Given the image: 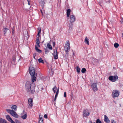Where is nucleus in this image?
Returning a JSON list of instances; mask_svg holds the SVG:
<instances>
[{"label":"nucleus","instance_id":"1","mask_svg":"<svg viewBox=\"0 0 123 123\" xmlns=\"http://www.w3.org/2000/svg\"><path fill=\"white\" fill-rule=\"evenodd\" d=\"M29 70L30 73L32 77L31 81L33 83L36 80L37 74L35 73V70L34 68L33 67H30Z\"/></svg>","mask_w":123,"mask_h":123},{"label":"nucleus","instance_id":"2","mask_svg":"<svg viewBox=\"0 0 123 123\" xmlns=\"http://www.w3.org/2000/svg\"><path fill=\"white\" fill-rule=\"evenodd\" d=\"M26 88L27 91L28 92H30L32 93L34 91V89L35 87V85L33 83H31L29 81L26 82Z\"/></svg>","mask_w":123,"mask_h":123},{"label":"nucleus","instance_id":"3","mask_svg":"<svg viewBox=\"0 0 123 123\" xmlns=\"http://www.w3.org/2000/svg\"><path fill=\"white\" fill-rule=\"evenodd\" d=\"M70 43L68 41L67 42L64 47V50L66 52V55L68 56V52L70 51Z\"/></svg>","mask_w":123,"mask_h":123},{"label":"nucleus","instance_id":"4","mask_svg":"<svg viewBox=\"0 0 123 123\" xmlns=\"http://www.w3.org/2000/svg\"><path fill=\"white\" fill-rule=\"evenodd\" d=\"M6 111L8 113L10 114L12 116L16 118H17L18 117V115L15 112V111L12 110L8 109H6Z\"/></svg>","mask_w":123,"mask_h":123},{"label":"nucleus","instance_id":"5","mask_svg":"<svg viewBox=\"0 0 123 123\" xmlns=\"http://www.w3.org/2000/svg\"><path fill=\"white\" fill-rule=\"evenodd\" d=\"M36 41L37 45L35 46V49L37 52L39 53H41L42 52V51L38 48V47H40L39 44L40 42V41L39 40V38L38 37H37L36 39Z\"/></svg>","mask_w":123,"mask_h":123},{"label":"nucleus","instance_id":"6","mask_svg":"<svg viewBox=\"0 0 123 123\" xmlns=\"http://www.w3.org/2000/svg\"><path fill=\"white\" fill-rule=\"evenodd\" d=\"M119 92L117 90L113 91L112 93V96L113 98H115L118 97L119 95Z\"/></svg>","mask_w":123,"mask_h":123},{"label":"nucleus","instance_id":"7","mask_svg":"<svg viewBox=\"0 0 123 123\" xmlns=\"http://www.w3.org/2000/svg\"><path fill=\"white\" fill-rule=\"evenodd\" d=\"M118 77L117 75L110 76L109 77V80L112 82L116 81L118 79Z\"/></svg>","mask_w":123,"mask_h":123},{"label":"nucleus","instance_id":"8","mask_svg":"<svg viewBox=\"0 0 123 123\" xmlns=\"http://www.w3.org/2000/svg\"><path fill=\"white\" fill-rule=\"evenodd\" d=\"M92 89L94 92H96L98 90L97 86V84L96 83H93L91 85Z\"/></svg>","mask_w":123,"mask_h":123},{"label":"nucleus","instance_id":"9","mask_svg":"<svg viewBox=\"0 0 123 123\" xmlns=\"http://www.w3.org/2000/svg\"><path fill=\"white\" fill-rule=\"evenodd\" d=\"M28 104L29 105L28 107L31 108L33 104V100L31 98H29L28 100Z\"/></svg>","mask_w":123,"mask_h":123},{"label":"nucleus","instance_id":"10","mask_svg":"<svg viewBox=\"0 0 123 123\" xmlns=\"http://www.w3.org/2000/svg\"><path fill=\"white\" fill-rule=\"evenodd\" d=\"M89 111L87 109H85L83 111V115L84 117H86L90 114Z\"/></svg>","mask_w":123,"mask_h":123},{"label":"nucleus","instance_id":"11","mask_svg":"<svg viewBox=\"0 0 123 123\" xmlns=\"http://www.w3.org/2000/svg\"><path fill=\"white\" fill-rule=\"evenodd\" d=\"M75 20L76 18L74 15H71L70 16L69 21L70 23H73Z\"/></svg>","mask_w":123,"mask_h":123},{"label":"nucleus","instance_id":"12","mask_svg":"<svg viewBox=\"0 0 123 123\" xmlns=\"http://www.w3.org/2000/svg\"><path fill=\"white\" fill-rule=\"evenodd\" d=\"M54 57L55 59H56L58 58V53L57 50H54Z\"/></svg>","mask_w":123,"mask_h":123},{"label":"nucleus","instance_id":"13","mask_svg":"<svg viewBox=\"0 0 123 123\" xmlns=\"http://www.w3.org/2000/svg\"><path fill=\"white\" fill-rule=\"evenodd\" d=\"M6 119L9 121H10L12 123H15L13 121L12 119L10 117L9 115H7L6 116Z\"/></svg>","mask_w":123,"mask_h":123},{"label":"nucleus","instance_id":"14","mask_svg":"<svg viewBox=\"0 0 123 123\" xmlns=\"http://www.w3.org/2000/svg\"><path fill=\"white\" fill-rule=\"evenodd\" d=\"M17 106L16 105H12L11 106V109L12 110L16 111L17 109Z\"/></svg>","mask_w":123,"mask_h":123},{"label":"nucleus","instance_id":"15","mask_svg":"<svg viewBox=\"0 0 123 123\" xmlns=\"http://www.w3.org/2000/svg\"><path fill=\"white\" fill-rule=\"evenodd\" d=\"M104 120L107 123H109L110 122V121L108 117L105 115H104Z\"/></svg>","mask_w":123,"mask_h":123},{"label":"nucleus","instance_id":"16","mask_svg":"<svg viewBox=\"0 0 123 123\" xmlns=\"http://www.w3.org/2000/svg\"><path fill=\"white\" fill-rule=\"evenodd\" d=\"M0 123H7V122L5 119L0 117Z\"/></svg>","mask_w":123,"mask_h":123},{"label":"nucleus","instance_id":"17","mask_svg":"<svg viewBox=\"0 0 123 123\" xmlns=\"http://www.w3.org/2000/svg\"><path fill=\"white\" fill-rule=\"evenodd\" d=\"M84 42L86 44H87L88 45H89V40L87 37L85 38Z\"/></svg>","mask_w":123,"mask_h":123},{"label":"nucleus","instance_id":"18","mask_svg":"<svg viewBox=\"0 0 123 123\" xmlns=\"http://www.w3.org/2000/svg\"><path fill=\"white\" fill-rule=\"evenodd\" d=\"M71 12V10L70 9H68L67 10V16L68 17L69 16L70 14V12Z\"/></svg>","mask_w":123,"mask_h":123},{"label":"nucleus","instance_id":"19","mask_svg":"<svg viewBox=\"0 0 123 123\" xmlns=\"http://www.w3.org/2000/svg\"><path fill=\"white\" fill-rule=\"evenodd\" d=\"M39 123H43V118L40 117V116H39Z\"/></svg>","mask_w":123,"mask_h":123},{"label":"nucleus","instance_id":"20","mask_svg":"<svg viewBox=\"0 0 123 123\" xmlns=\"http://www.w3.org/2000/svg\"><path fill=\"white\" fill-rule=\"evenodd\" d=\"M69 30H71L73 27V23L69 24Z\"/></svg>","mask_w":123,"mask_h":123},{"label":"nucleus","instance_id":"21","mask_svg":"<svg viewBox=\"0 0 123 123\" xmlns=\"http://www.w3.org/2000/svg\"><path fill=\"white\" fill-rule=\"evenodd\" d=\"M47 46L48 48L52 50V47L51 46L49 43L47 44Z\"/></svg>","mask_w":123,"mask_h":123},{"label":"nucleus","instance_id":"22","mask_svg":"<svg viewBox=\"0 0 123 123\" xmlns=\"http://www.w3.org/2000/svg\"><path fill=\"white\" fill-rule=\"evenodd\" d=\"M27 116V114H25L24 115L21 116V117L23 119H25L26 118Z\"/></svg>","mask_w":123,"mask_h":123},{"label":"nucleus","instance_id":"23","mask_svg":"<svg viewBox=\"0 0 123 123\" xmlns=\"http://www.w3.org/2000/svg\"><path fill=\"white\" fill-rule=\"evenodd\" d=\"M8 29L6 28H3V31L4 33V34L5 35L6 34L8 30Z\"/></svg>","mask_w":123,"mask_h":123},{"label":"nucleus","instance_id":"24","mask_svg":"<svg viewBox=\"0 0 123 123\" xmlns=\"http://www.w3.org/2000/svg\"><path fill=\"white\" fill-rule=\"evenodd\" d=\"M59 88H58L57 89V91L56 92V93L55 98H56L57 97L58 95V93H59Z\"/></svg>","mask_w":123,"mask_h":123},{"label":"nucleus","instance_id":"25","mask_svg":"<svg viewBox=\"0 0 123 123\" xmlns=\"http://www.w3.org/2000/svg\"><path fill=\"white\" fill-rule=\"evenodd\" d=\"M81 71L82 73H84L86 71V69L85 68H83L82 69Z\"/></svg>","mask_w":123,"mask_h":123},{"label":"nucleus","instance_id":"26","mask_svg":"<svg viewBox=\"0 0 123 123\" xmlns=\"http://www.w3.org/2000/svg\"><path fill=\"white\" fill-rule=\"evenodd\" d=\"M38 62L39 63H43V61L41 58H40L38 59Z\"/></svg>","mask_w":123,"mask_h":123},{"label":"nucleus","instance_id":"27","mask_svg":"<svg viewBox=\"0 0 123 123\" xmlns=\"http://www.w3.org/2000/svg\"><path fill=\"white\" fill-rule=\"evenodd\" d=\"M77 71L78 73H79L80 72V69L79 67L78 66L76 67Z\"/></svg>","mask_w":123,"mask_h":123},{"label":"nucleus","instance_id":"28","mask_svg":"<svg viewBox=\"0 0 123 123\" xmlns=\"http://www.w3.org/2000/svg\"><path fill=\"white\" fill-rule=\"evenodd\" d=\"M15 30V27L14 26H13L12 28V33L13 34H14V31Z\"/></svg>","mask_w":123,"mask_h":123},{"label":"nucleus","instance_id":"29","mask_svg":"<svg viewBox=\"0 0 123 123\" xmlns=\"http://www.w3.org/2000/svg\"><path fill=\"white\" fill-rule=\"evenodd\" d=\"M40 3L41 5L43 6L45 4V2L41 0L40 1Z\"/></svg>","mask_w":123,"mask_h":123},{"label":"nucleus","instance_id":"30","mask_svg":"<svg viewBox=\"0 0 123 123\" xmlns=\"http://www.w3.org/2000/svg\"><path fill=\"white\" fill-rule=\"evenodd\" d=\"M119 46V44L117 43H115L114 44V46L116 48H117Z\"/></svg>","mask_w":123,"mask_h":123},{"label":"nucleus","instance_id":"31","mask_svg":"<svg viewBox=\"0 0 123 123\" xmlns=\"http://www.w3.org/2000/svg\"><path fill=\"white\" fill-rule=\"evenodd\" d=\"M38 30V33H40L41 32V28L40 27L38 28H37Z\"/></svg>","mask_w":123,"mask_h":123},{"label":"nucleus","instance_id":"32","mask_svg":"<svg viewBox=\"0 0 123 123\" xmlns=\"http://www.w3.org/2000/svg\"><path fill=\"white\" fill-rule=\"evenodd\" d=\"M96 123H102V122L99 119H98L96 121Z\"/></svg>","mask_w":123,"mask_h":123},{"label":"nucleus","instance_id":"33","mask_svg":"<svg viewBox=\"0 0 123 123\" xmlns=\"http://www.w3.org/2000/svg\"><path fill=\"white\" fill-rule=\"evenodd\" d=\"M45 54H47V52L49 51V50L47 49L46 48L45 49Z\"/></svg>","mask_w":123,"mask_h":123},{"label":"nucleus","instance_id":"34","mask_svg":"<svg viewBox=\"0 0 123 123\" xmlns=\"http://www.w3.org/2000/svg\"><path fill=\"white\" fill-rule=\"evenodd\" d=\"M15 122L16 123H21L19 121L17 120H15Z\"/></svg>","mask_w":123,"mask_h":123},{"label":"nucleus","instance_id":"35","mask_svg":"<svg viewBox=\"0 0 123 123\" xmlns=\"http://www.w3.org/2000/svg\"><path fill=\"white\" fill-rule=\"evenodd\" d=\"M111 122L112 123H116V122L113 120H111Z\"/></svg>","mask_w":123,"mask_h":123},{"label":"nucleus","instance_id":"36","mask_svg":"<svg viewBox=\"0 0 123 123\" xmlns=\"http://www.w3.org/2000/svg\"><path fill=\"white\" fill-rule=\"evenodd\" d=\"M57 87L56 86H55L53 89H55L54 90L55 91H56L57 90Z\"/></svg>","mask_w":123,"mask_h":123},{"label":"nucleus","instance_id":"37","mask_svg":"<svg viewBox=\"0 0 123 123\" xmlns=\"http://www.w3.org/2000/svg\"><path fill=\"white\" fill-rule=\"evenodd\" d=\"M64 97H66V92H65L64 93Z\"/></svg>","mask_w":123,"mask_h":123},{"label":"nucleus","instance_id":"38","mask_svg":"<svg viewBox=\"0 0 123 123\" xmlns=\"http://www.w3.org/2000/svg\"><path fill=\"white\" fill-rule=\"evenodd\" d=\"M27 0L28 1V5H31V4H30V1H29V0Z\"/></svg>","mask_w":123,"mask_h":123},{"label":"nucleus","instance_id":"39","mask_svg":"<svg viewBox=\"0 0 123 123\" xmlns=\"http://www.w3.org/2000/svg\"><path fill=\"white\" fill-rule=\"evenodd\" d=\"M44 117L45 118H47V116L46 114H45L44 116Z\"/></svg>","mask_w":123,"mask_h":123},{"label":"nucleus","instance_id":"40","mask_svg":"<svg viewBox=\"0 0 123 123\" xmlns=\"http://www.w3.org/2000/svg\"><path fill=\"white\" fill-rule=\"evenodd\" d=\"M35 56H36V54H33V57L35 59H36Z\"/></svg>","mask_w":123,"mask_h":123},{"label":"nucleus","instance_id":"41","mask_svg":"<svg viewBox=\"0 0 123 123\" xmlns=\"http://www.w3.org/2000/svg\"><path fill=\"white\" fill-rule=\"evenodd\" d=\"M52 45L53 46H54L55 45V43L54 42H53L52 43Z\"/></svg>","mask_w":123,"mask_h":123},{"label":"nucleus","instance_id":"42","mask_svg":"<svg viewBox=\"0 0 123 123\" xmlns=\"http://www.w3.org/2000/svg\"><path fill=\"white\" fill-rule=\"evenodd\" d=\"M54 89H53V90L54 92V93H55L56 92V91H55V90H54Z\"/></svg>","mask_w":123,"mask_h":123},{"label":"nucleus","instance_id":"43","mask_svg":"<svg viewBox=\"0 0 123 123\" xmlns=\"http://www.w3.org/2000/svg\"><path fill=\"white\" fill-rule=\"evenodd\" d=\"M88 123H92V122L91 121H89Z\"/></svg>","mask_w":123,"mask_h":123},{"label":"nucleus","instance_id":"44","mask_svg":"<svg viewBox=\"0 0 123 123\" xmlns=\"http://www.w3.org/2000/svg\"><path fill=\"white\" fill-rule=\"evenodd\" d=\"M40 33H38L37 35L38 37H39L40 35Z\"/></svg>","mask_w":123,"mask_h":123},{"label":"nucleus","instance_id":"45","mask_svg":"<svg viewBox=\"0 0 123 123\" xmlns=\"http://www.w3.org/2000/svg\"><path fill=\"white\" fill-rule=\"evenodd\" d=\"M73 55L74 56L75 55V54H74V52H73Z\"/></svg>","mask_w":123,"mask_h":123},{"label":"nucleus","instance_id":"46","mask_svg":"<svg viewBox=\"0 0 123 123\" xmlns=\"http://www.w3.org/2000/svg\"><path fill=\"white\" fill-rule=\"evenodd\" d=\"M56 98H54V101L55 102L56 101Z\"/></svg>","mask_w":123,"mask_h":123},{"label":"nucleus","instance_id":"47","mask_svg":"<svg viewBox=\"0 0 123 123\" xmlns=\"http://www.w3.org/2000/svg\"><path fill=\"white\" fill-rule=\"evenodd\" d=\"M93 123H96L95 122H93Z\"/></svg>","mask_w":123,"mask_h":123},{"label":"nucleus","instance_id":"48","mask_svg":"<svg viewBox=\"0 0 123 123\" xmlns=\"http://www.w3.org/2000/svg\"><path fill=\"white\" fill-rule=\"evenodd\" d=\"M14 58L13 59V60H14Z\"/></svg>","mask_w":123,"mask_h":123},{"label":"nucleus","instance_id":"49","mask_svg":"<svg viewBox=\"0 0 123 123\" xmlns=\"http://www.w3.org/2000/svg\"><path fill=\"white\" fill-rule=\"evenodd\" d=\"M14 58L13 59V60H14Z\"/></svg>","mask_w":123,"mask_h":123},{"label":"nucleus","instance_id":"50","mask_svg":"<svg viewBox=\"0 0 123 123\" xmlns=\"http://www.w3.org/2000/svg\"><path fill=\"white\" fill-rule=\"evenodd\" d=\"M14 58L13 59V60H14Z\"/></svg>","mask_w":123,"mask_h":123},{"label":"nucleus","instance_id":"51","mask_svg":"<svg viewBox=\"0 0 123 123\" xmlns=\"http://www.w3.org/2000/svg\"><path fill=\"white\" fill-rule=\"evenodd\" d=\"M14 58L13 59V60H14Z\"/></svg>","mask_w":123,"mask_h":123}]
</instances>
